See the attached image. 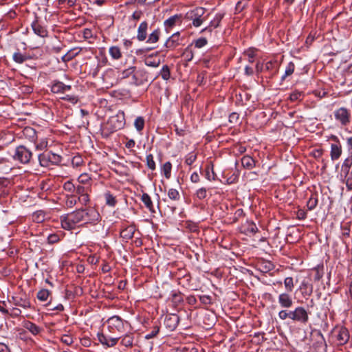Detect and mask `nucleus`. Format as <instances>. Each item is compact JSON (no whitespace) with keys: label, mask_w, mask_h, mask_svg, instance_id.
<instances>
[{"label":"nucleus","mask_w":352,"mask_h":352,"mask_svg":"<svg viewBox=\"0 0 352 352\" xmlns=\"http://www.w3.org/2000/svg\"><path fill=\"white\" fill-rule=\"evenodd\" d=\"M172 164L166 162L161 167V173L166 179H169L171 176Z\"/></svg>","instance_id":"e433bc0d"},{"label":"nucleus","mask_w":352,"mask_h":352,"mask_svg":"<svg viewBox=\"0 0 352 352\" xmlns=\"http://www.w3.org/2000/svg\"><path fill=\"white\" fill-rule=\"evenodd\" d=\"M39 165L44 168H49L51 166H58L61 164L63 157L61 155L45 150L38 155Z\"/></svg>","instance_id":"7ed1b4c3"},{"label":"nucleus","mask_w":352,"mask_h":352,"mask_svg":"<svg viewBox=\"0 0 352 352\" xmlns=\"http://www.w3.org/2000/svg\"><path fill=\"white\" fill-rule=\"evenodd\" d=\"M346 185L349 190H352V170L346 173Z\"/></svg>","instance_id":"69168bd1"},{"label":"nucleus","mask_w":352,"mask_h":352,"mask_svg":"<svg viewBox=\"0 0 352 352\" xmlns=\"http://www.w3.org/2000/svg\"><path fill=\"white\" fill-rule=\"evenodd\" d=\"M60 340L63 343L67 345H71L74 342L73 338L68 335H63L61 337Z\"/></svg>","instance_id":"774afa93"},{"label":"nucleus","mask_w":352,"mask_h":352,"mask_svg":"<svg viewBox=\"0 0 352 352\" xmlns=\"http://www.w3.org/2000/svg\"><path fill=\"white\" fill-rule=\"evenodd\" d=\"M141 200L146 208H148L151 212H155L153 204L148 194L144 192L141 197Z\"/></svg>","instance_id":"c85d7f7f"},{"label":"nucleus","mask_w":352,"mask_h":352,"mask_svg":"<svg viewBox=\"0 0 352 352\" xmlns=\"http://www.w3.org/2000/svg\"><path fill=\"white\" fill-rule=\"evenodd\" d=\"M285 287L288 292H292L294 287L293 278L287 277L284 280Z\"/></svg>","instance_id":"052dcab7"},{"label":"nucleus","mask_w":352,"mask_h":352,"mask_svg":"<svg viewBox=\"0 0 352 352\" xmlns=\"http://www.w3.org/2000/svg\"><path fill=\"white\" fill-rule=\"evenodd\" d=\"M12 300L14 305L23 309H30L32 307L30 300L26 296L12 297Z\"/></svg>","instance_id":"a211bd4d"},{"label":"nucleus","mask_w":352,"mask_h":352,"mask_svg":"<svg viewBox=\"0 0 352 352\" xmlns=\"http://www.w3.org/2000/svg\"><path fill=\"white\" fill-rule=\"evenodd\" d=\"M160 64V60H151L150 57L145 60V65L148 67H157Z\"/></svg>","instance_id":"13d9d810"},{"label":"nucleus","mask_w":352,"mask_h":352,"mask_svg":"<svg viewBox=\"0 0 352 352\" xmlns=\"http://www.w3.org/2000/svg\"><path fill=\"white\" fill-rule=\"evenodd\" d=\"M100 219V214L93 208L76 210L60 217L61 227L66 230H72L84 224H94Z\"/></svg>","instance_id":"f257e3e1"},{"label":"nucleus","mask_w":352,"mask_h":352,"mask_svg":"<svg viewBox=\"0 0 352 352\" xmlns=\"http://www.w3.org/2000/svg\"><path fill=\"white\" fill-rule=\"evenodd\" d=\"M278 316L281 320H285L287 318L292 319V311L287 312L286 310H281L278 313Z\"/></svg>","instance_id":"e2e57ef3"},{"label":"nucleus","mask_w":352,"mask_h":352,"mask_svg":"<svg viewBox=\"0 0 352 352\" xmlns=\"http://www.w3.org/2000/svg\"><path fill=\"white\" fill-rule=\"evenodd\" d=\"M336 337L339 344L343 345L346 344L349 339V333L348 330L346 328H340Z\"/></svg>","instance_id":"393cba45"},{"label":"nucleus","mask_w":352,"mask_h":352,"mask_svg":"<svg viewBox=\"0 0 352 352\" xmlns=\"http://www.w3.org/2000/svg\"><path fill=\"white\" fill-rule=\"evenodd\" d=\"M71 89V85H65L59 80H54L52 82L51 91L54 94H63L66 91H70Z\"/></svg>","instance_id":"dca6fc26"},{"label":"nucleus","mask_w":352,"mask_h":352,"mask_svg":"<svg viewBox=\"0 0 352 352\" xmlns=\"http://www.w3.org/2000/svg\"><path fill=\"white\" fill-rule=\"evenodd\" d=\"M160 329L159 323L155 322L153 327L150 329H148L149 332L145 336V339L150 340L155 338L158 334Z\"/></svg>","instance_id":"7c9ffc66"},{"label":"nucleus","mask_w":352,"mask_h":352,"mask_svg":"<svg viewBox=\"0 0 352 352\" xmlns=\"http://www.w3.org/2000/svg\"><path fill=\"white\" fill-rule=\"evenodd\" d=\"M294 64L292 62H289L286 67L285 74L281 77V80H284L287 76L292 75L294 71Z\"/></svg>","instance_id":"09e8293b"},{"label":"nucleus","mask_w":352,"mask_h":352,"mask_svg":"<svg viewBox=\"0 0 352 352\" xmlns=\"http://www.w3.org/2000/svg\"><path fill=\"white\" fill-rule=\"evenodd\" d=\"M34 33L40 37L45 38L48 36V31L46 27L36 17L31 24Z\"/></svg>","instance_id":"f8f14e48"},{"label":"nucleus","mask_w":352,"mask_h":352,"mask_svg":"<svg viewBox=\"0 0 352 352\" xmlns=\"http://www.w3.org/2000/svg\"><path fill=\"white\" fill-rule=\"evenodd\" d=\"M108 124L111 125V131L114 132L124 128L125 125V115L124 111H119L118 113L110 118Z\"/></svg>","instance_id":"6e6552de"},{"label":"nucleus","mask_w":352,"mask_h":352,"mask_svg":"<svg viewBox=\"0 0 352 352\" xmlns=\"http://www.w3.org/2000/svg\"><path fill=\"white\" fill-rule=\"evenodd\" d=\"M148 23L144 21H142L138 28V33H137V39L139 41H144L147 37V30H148Z\"/></svg>","instance_id":"aec40b11"},{"label":"nucleus","mask_w":352,"mask_h":352,"mask_svg":"<svg viewBox=\"0 0 352 352\" xmlns=\"http://www.w3.org/2000/svg\"><path fill=\"white\" fill-rule=\"evenodd\" d=\"M179 316L176 314H167L164 316V324L170 331H174L179 322Z\"/></svg>","instance_id":"9d476101"},{"label":"nucleus","mask_w":352,"mask_h":352,"mask_svg":"<svg viewBox=\"0 0 352 352\" xmlns=\"http://www.w3.org/2000/svg\"><path fill=\"white\" fill-rule=\"evenodd\" d=\"M116 338H119V340H120V345L124 347L132 348L134 345H135L134 333L126 331L124 335L120 337H117Z\"/></svg>","instance_id":"4468645a"},{"label":"nucleus","mask_w":352,"mask_h":352,"mask_svg":"<svg viewBox=\"0 0 352 352\" xmlns=\"http://www.w3.org/2000/svg\"><path fill=\"white\" fill-rule=\"evenodd\" d=\"M215 176L213 166L210 165L206 166L205 168V177L209 181H213L215 180Z\"/></svg>","instance_id":"ea45409f"},{"label":"nucleus","mask_w":352,"mask_h":352,"mask_svg":"<svg viewBox=\"0 0 352 352\" xmlns=\"http://www.w3.org/2000/svg\"><path fill=\"white\" fill-rule=\"evenodd\" d=\"M336 121L342 126H347L351 122V112L345 107H340L333 112Z\"/></svg>","instance_id":"0eeeda50"},{"label":"nucleus","mask_w":352,"mask_h":352,"mask_svg":"<svg viewBox=\"0 0 352 352\" xmlns=\"http://www.w3.org/2000/svg\"><path fill=\"white\" fill-rule=\"evenodd\" d=\"M35 148L37 151H45L48 146V141L47 138H41L35 141Z\"/></svg>","instance_id":"f704fd0d"},{"label":"nucleus","mask_w":352,"mask_h":352,"mask_svg":"<svg viewBox=\"0 0 352 352\" xmlns=\"http://www.w3.org/2000/svg\"><path fill=\"white\" fill-rule=\"evenodd\" d=\"M206 9L201 7H197L192 10L188 12L186 14V18L192 21V25L198 28L207 19V16H204Z\"/></svg>","instance_id":"39448f33"},{"label":"nucleus","mask_w":352,"mask_h":352,"mask_svg":"<svg viewBox=\"0 0 352 352\" xmlns=\"http://www.w3.org/2000/svg\"><path fill=\"white\" fill-rule=\"evenodd\" d=\"M84 163V160L81 155H76L72 159V164L74 167H79Z\"/></svg>","instance_id":"8fccbe9b"},{"label":"nucleus","mask_w":352,"mask_h":352,"mask_svg":"<svg viewBox=\"0 0 352 352\" xmlns=\"http://www.w3.org/2000/svg\"><path fill=\"white\" fill-rule=\"evenodd\" d=\"M50 294V291L47 289H42L37 292L36 298L41 302H45L49 298Z\"/></svg>","instance_id":"c9c22d12"},{"label":"nucleus","mask_w":352,"mask_h":352,"mask_svg":"<svg viewBox=\"0 0 352 352\" xmlns=\"http://www.w3.org/2000/svg\"><path fill=\"white\" fill-rule=\"evenodd\" d=\"M12 59L15 63L22 64L28 60L29 57L26 54H22L19 51H17L13 54Z\"/></svg>","instance_id":"473e14b6"},{"label":"nucleus","mask_w":352,"mask_h":352,"mask_svg":"<svg viewBox=\"0 0 352 352\" xmlns=\"http://www.w3.org/2000/svg\"><path fill=\"white\" fill-rule=\"evenodd\" d=\"M168 198L162 199V201L165 203H168L169 201H178L180 199V194L177 189L170 188L168 190Z\"/></svg>","instance_id":"bb28decb"},{"label":"nucleus","mask_w":352,"mask_h":352,"mask_svg":"<svg viewBox=\"0 0 352 352\" xmlns=\"http://www.w3.org/2000/svg\"><path fill=\"white\" fill-rule=\"evenodd\" d=\"M244 214L245 213L242 208L237 209L234 214L233 221H237L241 217H243Z\"/></svg>","instance_id":"338daca9"},{"label":"nucleus","mask_w":352,"mask_h":352,"mask_svg":"<svg viewBox=\"0 0 352 352\" xmlns=\"http://www.w3.org/2000/svg\"><path fill=\"white\" fill-rule=\"evenodd\" d=\"M274 269V265L271 262L261 263L259 265V270L263 273H267Z\"/></svg>","instance_id":"de8ad7c7"},{"label":"nucleus","mask_w":352,"mask_h":352,"mask_svg":"<svg viewBox=\"0 0 352 352\" xmlns=\"http://www.w3.org/2000/svg\"><path fill=\"white\" fill-rule=\"evenodd\" d=\"M23 327L28 330L34 336L38 335L42 331L41 327L29 320L23 322Z\"/></svg>","instance_id":"4be33fe9"},{"label":"nucleus","mask_w":352,"mask_h":352,"mask_svg":"<svg viewBox=\"0 0 352 352\" xmlns=\"http://www.w3.org/2000/svg\"><path fill=\"white\" fill-rule=\"evenodd\" d=\"M241 161L242 166L248 170H251L255 166V161L250 155H244Z\"/></svg>","instance_id":"cd10ccee"},{"label":"nucleus","mask_w":352,"mask_h":352,"mask_svg":"<svg viewBox=\"0 0 352 352\" xmlns=\"http://www.w3.org/2000/svg\"><path fill=\"white\" fill-rule=\"evenodd\" d=\"M135 70V67H130L128 69H124L122 72V77L123 78H126L129 77L131 75H133V76L135 77V75L133 74Z\"/></svg>","instance_id":"bf43d9fd"},{"label":"nucleus","mask_w":352,"mask_h":352,"mask_svg":"<svg viewBox=\"0 0 352 352\" xmlns=\"http://www.w3.org/2000/svg\"><path fill=\"white\" fill-rule=\"evenodd\" d=\"M63 189L70 193H73L75 191L76 186L71 181H67L63 184Z\"/></svg>","instance_id":"5fc2aeb1"},{"label":"nucleus","mask_w":352,"mask_h":352,"mask_svg":"<svg viewBox=\"0 0 352 352\" xmlns=\"http://www.w3.org/2000/svg\"><path fill=\"white\" fill-rule=\"evenodd\" d=\"M308 319V314L307 311L301 307H298L292 311V320H296L300 322L305 323Z\"/></svg>","instance_id":"2eb2a0df"},{"label":"nucleus","mask_w":352,"mask_h":352,"mask_svg":"<svg viewBox=\"0 0 352 352\" xmlns=\"http://www.w3.org/2000/svg\"><path fill=\"white\" fill-rule=\"evenodd\" d=\"M196 160L197 154L194 152H190L185 157V163L187 165L190 166L195 162Z\"/></svg>","instance_id":"603ef678"},{"label":"nucleus","mask_w":352,"mask_h":352,"mask_svg":"<svg viewBox=\"0 0 352 352\" xmlns=\"http://www.w3.org/2000/svg\"><path fill=\"white\" fill-rule=\"evenodd\" d=\"M146 166L148 169L155 170L156 169V164L154 161V157L152 154H148L146 157Z\"/></svg>","instance_id":"37998d69"},{"label":"nucleus","mask_w":352,"mask_h":352,"mask_svg":"<svg viewBox=\"0 0 352 352\" xmlns=\"http://www.w3.org/2000/svg\"><path fill=\"white\" fill-rule=\"evenodd\" d=\"M224 13H217L214 19L212 21H210L209 25H210V27H212L214 29L218 28L220 25L221 21H222Z\"/></svg>","instance_id":"4c0bfd02"},{"label":"nucleus","mask_w":352,"mask_h":352,"mask_svg":"<svg viewBox=\"0 0 352 352\" xmlns=\"http://www.w3.org/2000/svg\"><path fill=\"white\" fill-rule=\"evenodd\" d=\"M144 124L145 120L142 116H138L135 118L134 121V126L138 132H141L144 129Z\"/></svg>","instance_id":"58836bf2"},{"label":"nucleus","mask_w":352,"mask_h":352,"mask_svg":"<svg viewBox=\"0 0 352 352\" xmlns=\"http://www.w3.org/2000/svg\"><path fill=\"white\" fill-rule=\"evenodd\" d=\"M111 57L114 60L120 59L122 54L118 46H111L109 50Z\"/></svg>","instance_id":"72a5a7b5"},{"label":"nucleus","mask_w":352,"mask_h":352,"mask_svg":"<svg viewBox=\"0 0 352 352\" xmlns=\"http://www.w3.org/2000/svg\"><path fill=\"white\" fill-rule=\"evenodd\" d=\"M201 302L205 305H210L212 303L211 296L209 295H202L199 296Z\"/></svg>","instance_id":"0e129e2a"},{"label":"nucleus","mask_w":352,"mask_h":352,"mask_svg":"<svg viewBox=\"0 0 352 352\" xmlns=\"http://www.w3.org/2000/svg\"><path fill=\"white\" fill-rule=\"evenodd\" d=\"M207 43H208L207 39L204 37H201L195 41V46L197 48H201V47H204L205 45H206Z\"/></svg>","instance_id":"680f3d73"},{"label":"nucleus","mask_w":352,"mask_h":352,"mask_svg":"<svg viewBox=\"0 0 352 352\" xmlns=\"http://www.w3.org/2000/svg\"><path fill=\"white\" fill-rule=\"evenodd\" d=\"M12 159L23 165H32L34 164V155L32 150L22 144L16 147Z\"/></svg>","instance_id":"f03ea898"},{"label":"nucleus","mask_w":352,"mask_h":352,"mask_svg":"<svg viewBox=\"0 0 352 352\" xmlns=\"http://www.w3.org/2000/svg\"><path fill=\"white\" fill-rule=\"evenodd\" d=\"M79 52H74V50L69 51L65 55H63L61 58L63 62L67 63L74 58L76 56L78 55Z\"/></svg>","instance_id":"3c124183"},{"label":"nucleus","mask_w":352,"mask_h":352,"mask_svg":"<svg viewBox=\"0 0 352 352\" xmlns=\"http://www.w3.org/2000/svg\"><path fill=\"white\" fill-rule=\"evenodd\" d=\"M97 337L100 343L105 348L115 346L119 340V338L108 337L102 332H98L97 333Z\"/></svg>","instance_id":"ddd939ff"},{"label":"nucleus","mask_w":352,"mask_h":352,"mask_svg":"<svg viewBox=\"0 0 352 352\" xmlns=\"http://www.w3.org/2000/svg\"><path fill=\"white\" fill-rule=\"evenodd\" d=\"M90 181H91V177L90 176L87 174V173H82L81 174L78 178V183L80 184V185H83V186H90Z\"/></svg>","instance_id":"79ce46f5"},{"label":"nucleus","mask_w":352,"mask_h":352,"mask_svg":"<svg viewBox=\"0 0 352 352\" xmlns=\"http://www.w3.org/2000/svg\"><path fill=\"white\" fill-rule=\"evenodd\" d=\"M243 232L246 235H253L258 232V228L256 225L252 222L247 221L244 225L242 226Z\"/></svg>","instance_id":"5701e85b"},{"label":"nucleus","mask_w":352,"mask_h":352,"mask_svg":"<svg viewBox=\"0 0 352 352\" xmlns=\"http://www.w3.org/2000/svg\"><path fill=\"white\" fill-rule=\"evenodd\" d=\"M78 201V197H76L74 195H67L66 199V206L68 208H72L74 206L76 205L77 202Z\"/></svg>","instance_id":"a18cd8bd"},{"label":"nucleus","mask_w":352,"mask_h":352,"mask_svg":"<svg viewBox=\"0 0 352 352\" xmlns=\"http://www.w3.org/2000/svg\"><path fill=\"white\" fill-rule=\"evenodd\" d=\"M107 327L111 333H123L131 329V324L118 316H113L107 320Z\"/></svg>","instance_id":"20e7f679"},{"label":"nucleus","mask_w":352,"mask_h":352,"mask_svg":"<svg viewBox=\"0 0 352 352\" xmlns=\"http://www.w3.org/2000/svg\"><path fill=\"white\" fill-rule=\"evenodd\" d=\"M91 191V186H83L78 184L76 186L75 191L77 194L78 197L81 196L87 192H89Z\"/></svg>","instance_id":"a19ab883"},{"label":"nucleus","mask_w":352,"mask_h":352,"mask_svg":"<svg viewBox=\"0 0 352 352\" xmlns=\"http://www.w3.org/2000/svg\"><path fill=\"white\" fill-rule=\"evenodd\" d=\"M32 219L36 223H41L45 220V212L42 210H38L32 214Z\"/></svg>","instance_id":"c03bdc74"},{"label":"nucleus","mask_w":352,"mask_h":352,"mask_svg":"<svg viewBox=\"0 0 352 352\" xmlns=\"http://www.w3.org/2000/svg\"><path fill=\"white\" fill-rule=\"evenodd\" d=\"M352 165V156L351 157L346 158L342 166V170L345 173H349L350 172V167Z\"/></svg>","instance_id":"864d4df0"},{"label":"nucleus","mask_w":352,"mask_h":352,"mask_svg":"<svg viewBox=\"0 0 352 352\" xmlns=\"http://www.w3.org/2000/svg\"><path fill=\"white\" fill-rule=\"evenodd\" d=\"M135 230L136 227L134 224L126 226L121 230L120 233V237L126 241L131 239L134 236Z\"/></svg>","instance_id":"6ab92c4d"},{"label":"nucleus","mask_w":352,"mask_h":352,"mask_svg":"<svg viewBox=\"0 0 352 352\" xmlns=\"http://www.w3.org/2000/svg\"><path fill=\"white\" fill-rule=\"evenodd\" d=\"M185 40L184 36H182L179 32L173 33L168 38L166 41L164 46L169 50H175L179 45H184V41Z\"/></svg>","instance_id":"1a4fd4ad"},{"label":"nucleus","mask_w":352,"mask_h":352,"mask_svg":"<svg viewBox=\"0 0 352 352\" xmlns=\"http://www.w3.org/2000/svg\"><path fill=\"white\" fill-rule=\"evenodd\" d=\"M278 302L282 307L289 308L292 307L293 302L291 296L285 293L281 294L278 296Z\"/></svg>","instance_id":"a878e982"},{"label":"nucleus","mask_w":352,"mask_h":352,"mask_svg":"<svg viewBox=\"0 0 352 352\" xmlns=\"http://www.w3.org/2000/svg\"><path fill=\"white\" fill-rule=\"evenodd\" d=\"M160 74L161 77L162 78V79H164L165 80H168L170 77V72L169 67L167 65H164L162 67Z\"/></svg>","instance_id":"49530a36"},{"label":"nucleus","mask_w":352,"mask_h":352,"mask_svg":"<svg viewBox=\"0 0 352 352\" xmlns=\"http://www.w3.org/2000/svg\"><path fill=\"white\" fill-rule=\"evenodd\" d=\"M196 197L199 199L202 200L207 196V190L206 188H200L196 191Z\"/></svg>","instance_id":"6e6d98bb"},{"label":"nucleus","mask_w":352,"mask_h":352,"mask_svg":"<svg viewBox=\"0 0 352 352\" xmlns=\"http://www.w3.org/2000/svg\"><path fill=\"white\" fill-rule=\"evenodd\" d=\"M24 137L32 142H35L38 139L36 131L34 129L27 126L23 130Z\"/></svg>","instance_id":"b1692460"},{"label":"nucleus","mask_w":352,"mask_h":352,"mask_svg":"<svg viewBox=\"0 0 352 352\" xmlns=\"http://www.w3.org/2000/svg\"><path fill=\"white\" fill-rule=\"evenodd\" d=\"M311 340H315L312 347L316 352H326L327 344L324 339L319 330L314 329L310 333Z\"/></svg>","instance_id":"423d86ee"},{"label":"nucleus","mask_w":352,"mask_h":352,"mask_svg":"<svg viewBox=\"0 0 352 352\" xmlns=\"http://www.w3.org/2000/svg\"><path fill=\"white\" fill-rule=\"evenodd\" d=\"M324 274V267L322 263L317 264L311 269L309 276L314 277L315 280H318L321 278Z\"/></svg>","instance_id":"412c9836"},{"label":"nucleus","mask_w":352,"mask_h":352,"mask_svg":"<svg viewBox=\"0 0 352 352\" xmlns=\"http://www.w3.org/2000/svg\"><path fill=\"white\" fill-rule=\"evenodd\" d=\"M104 197L105 200V203L108 206L115 207L117 204V200L116 197L111 193L110 191H107L104 194Z\"/></svg>","instance_id":"c756f323"},{"label":"nucleus","mask_w":352,"mask_h":352,"mask_svg":"<svg viewBox=\"0 0 352 352\" xmlns=\"http://www.w3.org/2000/svg\"><path fill=\"white\" fill-rule=\"evenodd\" d=\"M331 140L335 142V143H332L331 145V159L332 160H337L341 156L342 152V146L337 136L331 135Z\"/></svg>","instance_id":"9b49d317"},{"label":"nucleus","mask_w":352,"mask_h":352,"mask_svg":"<svg viewBox=\"0 0 352 352\" xmlns=\"http://www.w3.org/2000/svg\"><path fill=\"white\" fill-rule=\"evenodd\" d=\"M78 200L82 205L87 206L90 201L89 192H87L81 196H78Z\"/></svg>","instance_id":"4d7b16f0"},{"label":"nucleus","mask_w":352,"mask_h":352,"mask_svg":"<svg viewBox=\"0 0 352 352\" xmlns=\"http://www.w3.org/2000/svg\"><path fill=\"white\" fill-rule=\"evenodd\" d=\"M160 30L159 28L154 30L148 36L147 43H156L160 37Z\"/></svg>","instance_id":"2f4dec72"},{"label":"nucleus","mask_w":352,"mask_h":352,"mask_svg":"<svg viewBox=\"0 0 352 352\" xmlns=\"http://www.w3.org/2000/svg\"><path fill=\"white\" fill-rule=\"evenodd\" d=\"M182 16L180 14H175L173 16H170L168 19L164 21V25L165 27V30L167 32H169L170 30L176 25L177 23H181Z\"/></svg>","instance_id":"f3484780"}]
</instances>
